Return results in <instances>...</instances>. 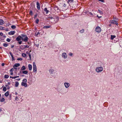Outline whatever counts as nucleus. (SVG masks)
<instances>
[{"instance_id": "obj_1", "label": "nucleus", "mask_w": 122, "mask_h": 122, "mask_svg": "<svg viewBox=\"0 0 122 122\" xmlns=\"http://www.w3.org/2000/svg\"><path fill=\"white\" fill-rule=\"evenodd\" d=\"M28 38L26 35L22 34L21 36L19 35L16 38V40L18 41V43L19 44H21L22 43V40L23 41L26 42L28 41Z\"/></svg>"}, {"instance_id": "obj_2", "label": "nucleus", "mask_w": 122, "mask_h": 122, "mask_svg": "<svg viewBox=\"0 0 122 122\" xmlns=\"http://www.w3.org/2000/svg\"><path fill=\"white\" fill-rule=\"evenodd\" d=\"M52 8L51 7H48V8H45L43 10H42V13L43 14L45 15V13L46 14H47L49 13L50 14L51 13V11Z\"/></svg>"}, {"instance_id": "obj_3", "label": "nucleus", "mask_w": 122, "mask_h": 122, "mask_svg": "<svg viewBox=\"0 0 122 122\" xmlns=\"http://www.w3.org/2000/svg\"><path fill=\"white\" fill-rule=\"evenodd\" d=\"M113 19L114 20H110V23L111 24H115L117 25H118V24L117 23V21H116L115 20H116V18H114L113 17Z\"/></svg>"}, {"instance_id": "obj_4", "label": "nucleus", "mask_w": 122, "mask_h": 122, "mask_svg": "<svg viewBox=\"0 0 122 122\" xmlns=\"http://www.w3.org/2000/svg\"><path fill=\"white\" fill-rule=\"evenodd\" d=\"M103 68L102 67H97L96 69V71L97 72H99L103 70Z\"/></svg>"}, {"instance_id": "obj_5", "label": "nucleus", "mask_w": 122, "mask_h": 122, "mask_svg": "<svg viewBox=\"0 0 122 122\" xmlns=\"http://www.w3.org/2000/svg\"><path fill=\"white\" fill-rule=\"evenodd\" d=\"M101 28L99 26L97 27L95 29L96 31L98 33L100 32L101 31Z\"/></svg>"}, {"instance_id": "obj_6", "label": "nucleus", "mask_w": 122, "mask_h": 122, "mask_svg": "<svg viewBox=\"0 0 122 122\" xmlns=\"http://www.w3.org/2000/svg\"><path fill=\"white\" fill-rule=\"evenodd\" d=\"M53 9L55 11H56L57 12H59L60 11V10L59 9L58 7L56 5L54 6L53 8Z\"/></svg>"}, {"instance_id": "obj_7", "label": "nucleus", "mask_w": 122, "mask_h": 122, "mask_svg": "<svg viewBox=\"0 0 122 122\" xmlns=\"http://www.w3.org/2000/svg\"><path fill=\"white\" fill-rule=\"evenodd\" d=\"M62 57L64 59H66L67 57V56L65 52L63 53L62 54Z\"/></svg>"}, {"instance_id": "obj_8", "label": "nucleus", "mask_w": 122, "mask_h": 122, "mask_svg": "<svg viewBox=\"0 0 122 122\" xmlns=\"http://www.w3.org/2000/svg\"><path fill=\"white\" fill-rule=\"evenodd\" d=\"M54 21L56 22H57L59 20V17L57 16H55L54 18Z\"/></svg>"}, {"instance_id": "obj_9", "label": "nucleus", "mask_w": 122, "mask_h": 122, "mask_svg": "<svg viewBox=\"0 0 122 122\" xmlns=\"http://www.w3.org/2000/svg\"><path fill=\"white\" fill-rule=\"evenodd\" d=\"M64 84L66 88H68L70 86V84L68 83L65 82Z\"/></svg>"}, {"instance_id": "obj_10", "label": "nucleus", "mask_w": 122, "mask_h": 122, "mask_svg": "<svg viewBox=\"0 0 122 122\" xmlns=\"http://www.w3.org/2000/svg\"><path fill=\"white\" fill-rule=\"evenodd\" d=\"M36 7L37 9L39 10H40V3L38 2H36Z\"/></svg>"}, {"instance_id": "obj_11", "label": "nucleus", "mask_w": 122, "mask_h": 122, "mask_svg": "<svg viewBox=\"0 0 122 122\" xmlns=\"http://www.w3.org/2000/svg\"><path fill=\"white\" fill-rule=\"evenodd\" d=\"M40 33L39 32H37L36 31L35 33V36L36 37H38L39 36H40Z\"/></svg>"}, {"instance_id": "obj_12", "label": "nucleus", "mask_w": 122, "mask_h": 122, "mask_svg": "<svg viewBox=\"0 0 122 122\" xmlns=\"http://www.w3.org/2000/svg\"><path fill=\"white\" fill-rule=\"evenodd\" d=\"M21 85L22 86H24L25 87H26L27 86V85L26 83H25L22 82L21 83Z\"/></svg>"}, {"instance_id": "obj_13", "label": "nucleus", "mask_w": 122, "mask_h": 122, "mask_svg": "<svg viewBox=\"0 0 122 122\" xmlns=\"http://www.w3.org/2000/svg\"><path fill=\"white\" fill-rule=\"evenodd\" d=\"M49 70L50 73L51 74H53L54 71V70L52 68H51Z\"/></svg>"}, {"instance_id": "obj_14", "label": "nucleus", "mask_w": 122, "mask_h": 122, "mask_svg": "<svg viewBox=\"0 0 122 122\" xmlns=\"http://www.w3.org/2000/svg\"><path fill=\"white\" fill-rule=\"evenodd\" d=\"M21 46L24 47V48L23 49H24L26 48H28L29 47V46L27 45H21L20 47Z\"/></svg>"}, {"instance_id": "obj_15", "label": "nucleus", "mask_w": 122, "mask_h": 122, "mask_svg": "<svg viewBox=\"0 0 122 122\" xmlns=\"http://www.w3.org/2000/svg\"><path fill=\"white\" fill-rule=\"evenodd\" d=\"M15 32L14 31H11L9 32L8 34L9 35H13L15 33Z\"/></svg>"}, {"instance_id": "obj_16", "label": "nucleus", "mask_w": 122, "mask_h": 122, "mask_svg": "<svg viewBox=\"0 0 122 122\" xmlns=\"http://www.w3.org/2000/svg\"><path fill=\"white\" fill-rule=\"evenodd\" d=\"M20 66V64L19 63H16L13 66L14 68H15V67H17Z\"/></svg>"}, {"instance_id": "obj_17", "label": "nucleus", "mask_w": 122, "mask_h": 122, "mask_svg": "<svg viewBox=\"0 0 122 122\" xmlns=\"http://www.w3.org/2000/svg\"><path fill=\"white\" fill-rule=\"evenodd\" d=\"M74 1L73 0H67V3L70 4V3H72Z\"/></svg>"}, {"instance_id": "obj_18", "label": "nucleus", "mask_w": 122, "mask_h": 122, "mask_svg": "<svg viewBox=\"0 0 122 122\" xmlns=\"http://www.w3.org/2000/svg\"><path fill=\"white\" fill-rule=\"evenodd\" d=\"M4 23V21L0 19V25H2Z\"/></svg>"}, {"instance_id": "obj_19", "label": "nucleus", "mask_w": 122, "mask_h": 122, "mask_svg": "<svg viewBox=\"0 0 122 122\" xmlns=\"http://www.w3.org/2000/svg\"><path fill=\"white\" fill-rule=\"evenodd\" d=\"M29 69V70H31L32 69V66L30 64H29L28 66Z\"/></svg>"}, {"instance_id": "obj_20", "label": "nucleus", "mask_w": 122, "mask_h": 122, "mask_svg": "<svg viewBox=\"0 0 122 122\" xmlns=\"http://www.w3.org/2000/svg\"><path fill=\"white\" fill-rule=\"evenodd\" d=\"M15 83V86L16 87H17L19 86V82L18 81H16Z\"/></svg>"}, {"instance_id": "obj_21", "label": "nucleus", "mask_w": 122, "mask_h": 122, "mask_svg": "<svg viewBox=\"0 0 122 122\" xmlns=\"http://www.w3.org/2000/svg\"><path fill=\"white\" fill-rule=\"evenodd\" d=\"M51 27V26L49 25H47V26H43V28L44 29H47V28H50Z\"/></svg>"}, {"instance_id": "obj_22", "label": "nucleus", "mask_w": 122, "mask_h": 122, "mask_svg": "<svg viewBox=\"0 0 122 122\" xmlns=\"http://www.w3.org/2000/svg\"><path fill=\"white\" fill-rule=\"evenodd\" d=\"M33 71L35 72H36L37 71V68H36V67H33Z\"/></svg>"}, {"instance_id": "obj_23", "label": "nucleus", "mask_w": 122, "mask_h": 122, "mask_svg": "<svg viewBox=\"0 0 122 122\" xmlns=\"http://www.w3.org/2000/svg\"><path fill=\"white\" fill-rule=\"evenodd\" d=\"M28 73V72L26 70L23 71H22V73L25 74H27Z\"/></svg>"}, {"instance_id": "obj_24", "label": "nucleus", "mask_w": 122, "mask_h": 122, "mask_svg": "<svg viewBox=\"0 0 122 122\" xmlns=\"http://www.w3.org/2000/svg\"><path fill=\"white\" fill-rule=\"evenodd\" d=\"M26 69L25 67L24 66H23L21 68L20 70H23Z\"/></svg>"}, {"instance_id": "obj_25", "label": "nucleus", "mask_w": 122, "mask_h": 122, "mask_svg": "<svg viewBox=\"0 0 122 122\" xmlns=\"http://www.w3.org/2000/svg\"><path fill=\"white\" fill-rule=\"evenodd\" d=\"M115 37L116 36L115 35H111V40H113Z\"/></svg>"}, {"instance_id": "obj_26", "label": "nucleus", "mask_w": 122, "mask_h": 122, "mask_svg": "<svg viewBox=\"0 0 122 122\" xmlns=\"http://www.w3.org/2000/svg\"><path fill=\"white\" fill-rule=\"evenodd\" d=\"M9 95V92L7 91L5 94V95L6 97H7Z\"/></svg>"}, {"instance_id": "obj_27", "label": "nucleus", "mask_w": 122, "mask_h": 122, "mask_svg": "<svg viewBox=\"0 0 122 122\" xmlns=\"http://www.w3.org/2000/svg\"><path fill=\"white\" fill-rule=\"evenodd\" d=\"M9 76L7 75H5L4 76V78L7 79L9 77Z\"/></svg>"}, {"instance_id": "obj_28", "label": "nucleus", "mask_w": 122, "mask_h": 122, "mask_svg": "<svg viewBox=\"0 0 122 122\" xmlns=\"http://www.w3.org/2000/svg\"><path fill=\"white\" fill-rule=\"evenodd\" d=\"M11 27L12 29H15L16 28V26L15 25H12L11 26Z\"/></svg>"}, {"instance_id": "obj_29", "label": "nucleus", "mask_w": 122, "mask_h": 122, "mask_svg": "<svg viewBox=\"0 0 122 122\" xmlns=\"http://www.w3.org/2000/svg\"><path fill=\"white\" fill-rule=\"evenodd\" d=\"M84 31V30L83 29H82V30H80V32L81 33H83Z\"/></svg>"}, {"instance_id": "obj_30", "label": "nucleus", "mask_w": 122, "mask_h": 122, "mask_svg": "<svg viewBox=\"0 0 122 122\" xmlns=\"http://www.w3.org/2000/svg\"><path fill=\"white\" fill-rule=\"evenodd\" d=\"M3 46L5 47H6L8 46V44H7L4 43L3 44Z\"/></svg>"}, {"instance_id": "obj_31", "label": "nucleus", "mask_w": 122, "mask_h": 122, "mask_svg": "<svg viewBox=\"0 0 122 122\" xmlns=\"http://www.w3.org/2000/svg\"><path fill=\"white\" fill-rule=\"evenodd\" d=\"M28 55H29V58H30V60H31V54L30 53H29Z\"/></svg>"}, {"instance_id": "obj_32", "label": "nucleus", "mask_w": 122, "mask_h": 122, "mask_svg": "<svg viewBox=\"0 0 122 122\" xmlns=\"http://www.w3.org/2000/svg\"><path fill=\"white\" fill-rule=\"evenodd\" d=\"M39 21V19H37L35 21L36 23V24H38V23Z\"/></svg>"}, {"instance_id": "obj_33", "label": "nucleus", "mask_w": 122, "mask_h": 122, "mask_svg": "<svg viewBox=\"0 0 122 122\" xmlns=\"http://www.w3.org/2000/svg\"><path fill=\"white\" fill-rule=\"evenodd\" d=\"M5 101V99L4 98H3L2 99H0V102H3Z\"/></svg>"}, {"instance_id": "obj_34", "label": "nucleus", "mask_w": 122, "mask_h": 122, "mask_svg": "<svg viewBox=\"0 0 122 122\" xmlns=\"http://www.w3.org/2000/svg\"><path fill=\"white\" fill-rule=\"evenodd\" d=\"M6 90V88L5 86H4L3 88V90L5 92Z\"/></svg>"}, {"instance_id": "obj_35", "label": "nucleus", "mask_w": 122, "mask_h": 122, "mask_svg": "<svg viewBox=\"0 0 122 122\" xmlns=\"http://www.w3.org/2000/svg\"><path fill=\"white\" fill-rule=\"evenodd\" d=\"M0 29L3 30H5V29L4 27L0 26Z\"/></svg>"}, {"instance_id": "obj_36", "label": "nucleus", "mask_w": 122, "mask_h": 122, "mask_svg": "<svg viewBox=\"0 0 122 122\" xmlns=\"http://www.w3.org/2000/svg\"><path fill=\"white\" fill-rule=\"evenodd\" d=\"M22 56L25 57L26 56V54L25 53H22Z\"/></svg>"}, {"instance_id": "obj_37", "label": "nucleus", "mask_w": 122, "mask_h": 122, "mask_svg": "<svg viewBox=\"0 0 122 122\" xmlns=\"http://www.w3.org/2000/svg\"><path fill=\"white\" fill-rule=\"evenodd\" d=\"M29 14L30 15H33L32 11V10H30L29 12Z\"/></svg>"}, {"instance_id": "obj_38", "label": "nucleus", "mask_w": 122, "mask_h": 122, "mask_svg": "<svg viewBox=\"0 0 122 122\" xmlns=\"http://www.w3.org/2000/svg\"><path fill=\"white\" fill-rule=\"evenodd\" d=\"M27 81L26 79H25L23 80L22 81L23 82H24L25 83H26L27 82Z\"/></svg>"}, {"instance_id": "obj_39", "label": "nucleus", "mask_w": 122, "mask_h": 122, "mask_svg": "<svg viewBox=\"0 0 122 122\" xmlns=\"http://www.w3.org/2000/svg\"><path fill=\"white\" fill-rule=\"evenodd\" d=\"M69 56H73V54L72 53H71V52H70V53H69Z\"/></svg>"}, {"instance_id": "obj_40", "label": "nucleus", "mask_w": 122, "mask_h": 122, "mask_svg": "<svg viewBox=\"0 0 122 122\" xmlns=\"http://www.w3.org/2000/svg\"><path fill=\"white\" fill-rule=\"evenodd\" d=\"M35 66L36 67V66L35 62H34L33 63V67H34Z\"/></svg>"}, {"instance_id": "obj_41", "label": "nucleus", "mask_w": 122, "mask_h": 122, "mask_svg": "<svg viewBox=\"0 0 122 122\" xmlns=\"http://www.w3.org/2000/svg\"><path fill=\"white\" fill-rule=\"evenodd\" d=\"M6 41L8 42H10V39L9 38H8L6 39Z\"/></svg>"}, {"instance_id": "obj_42", "label": "nucleus", "mask_w": 122, "mask_h": 122, "mask_svg": "<svg viewBox=\"0 0 122 122\" xmlns=\"http://www.w3.org/2000/svg\"><path fill=\"white\" fill-rule=\"evenodd\" d=\"M38 14L37 13H36V14L34 15V18L35 19L36 18Z\"/></svg>"}, {"instance_id": "obj_43", "label": "nucleus", "mask_w": 122, "mask_h": 122, "mask_svg": "<svg viewBox=\"0 0 122 122\" xmlns=\"http://www.w3.org/2000/svg\"><path fill=\"white\" fill-rule=\"evenodd\" d=\"M22 59H23L21 58H18L17 59V60L18 61L20 60L21 61L22 60Z\"/></svg>"}, {"instance_id": "obj_44", "label": "nucleus", "mask_w": 122, "mask_h": 122, "mask_svg": "<svg viewBox=\"0 0 122 122\" xmlns=\"http://www.w3.org/2000/svg\"><path fill=\"white\" fill-rule=\"evenodd\" d=\"M11 57L12 61H13L14 60H15V59H14L13 56H12Z\"/></svg>"}, {"instance_id": "obj_45", "label": "nucleus", "mask_w": 122, "mask_h": 122, "mask_svg": "<svg viewBox=\"0 0 122 122\" xmlns=\"http://www.w3.org/2000/svg\"><path fill=\"white\" fill-rule=\"evenodd\" d=\"M14 70V69L13 68H12L10 70V71H13Z\"/></svg>"}, {"instance_id": "obj_46", "label": "nucleus", "mask_w": 122, "mask_h": 122, "mask_svg": "<svg viewBox=\"0 0 122 122\" xmlns=\"http://www.w3.org/2000/svg\"><path fill=\"white\" fill-rule=\"evenodd\" d=\"M9 53L10 54L11 56H13V54H12L11 52H10Z\"/></svg>"}, {"instance_id": "obj_47", "label": "nucleus", "mask_w": 122, "mask_h": 122, "mask_svg": "<svg viewBox=\"0 0 122 122\" xmlns=\"http://www.w3.org/2000/svg\"><path fill=\"white\" fill-rule=\"evenodd\" d=\"M99 1H101L102 2H104V0H98Z\"/></svg>"}, {"instance_id": "obj_48", "label": "nucleus", "mask_w": 122, "mask_h": 122, "mask_svg": "<svg viewBox=\"0 0 122 122\" xmlns=\"http://www.w3.org/2000/svg\"><path fill=\"white\" fill-rule=\"evenodd\" d=\"M98 11L99 12V13H102V11H101L100 10H98Z\"/></svg>"}, {"instance_id": "obj_49", "label": "nucleus", "mask_w": 122, "mask_h": 122, "mask_svg": "<svg viewBox=\"0 0 122 122\" xmlns=\"http://www.w3.org/2000/svg\"><path fill=\"white\" fill-rule=\"evenodd\" d=\"M0 39L1 40H4V38H3V37H1L0 38Z\"/></svg>"}, {"instance_id": "obj_50", "label": "nucleus", "mask_w": 122, "mask_h": 122, "mask_svg": "<svg viewBox=\"0 0 122 122\" xmlns=\"http://www.w3.org/2000/svg\"><path fill=\"white\" fill-rule=\"evenodd\" d=\"M63 6L64 7H65L66 6V5L65 4H64L63 5Z\"/></svg>"}, {"instance_id": "obj_51", "label": "nucleus", "mask_w": 122, "mask_h": 122, "mask_svg": "<svg viewBox=\"0 0 122 122\" xmlns=\"http://www.w3.org/2000/svg\"><path fill=\"white\" fill-rule=\"evenodd\" d=\"M31 9L32 10H36V9L34 7H33V8H32Z\"/></svg>"}, {"instance_id": "obj_52", "label": "nucleus", "mask_w": 122, "mask_h": 122, "mask_svg": "<svg viewBox=\"0 0 122 122\" xmlns=\"http://www.w3.org/2000/svg\"><path fill=\"white\" fill-rule=\"evenodd\" d=\"M2 37H3V38H4V39L6 37V36L5 35L3 36Z\"/></svg>"}, {"instance_id": "obj_53", "label": "nucleus", "mask_w": 122, "mask_h": 122, "mask_svg": "<svg viewBox=\"0 0 122 122\" xmlns=\"http://www.w3.org/2000/svg\"><path fill=\"white\" fill-rule=\"evenodd\" d=\"M0 35L1 36H2L3 35V34L2 32H1L0 33Z\"/></svg>"}, {"instance_id": "obj_54", "label": "nucleus", "mask_w": 122, "mask_h": 122, "mask_svg": "<svg viewBox=\"0 0 122 122\" xmlns=\"http://www.w3.org/2000/svg\"><path fill=\"white\" fill-rule=\"evenodd\" d=\"M89 14L90 15H93V14L91 13V12H90L89 13Z\"/></svg>"}, {"instance_id": "obj_55", "label": "nucleus", "mask_w": 122, "mask_h": 122, "mask_svg": "<svg viewBox=\"0 0 122 122\" xmlns=\"http://www.w3.org/2000/svg\"><path fill=\"white\" fill-rule=\"evenodd\" d=\"M5 30L6 31H8L9 30V29L8 28H7L6 29H5Z\"/></svg>"}, {"instance_id": "obj_56", "label": "nucleus", "mask_w": 122, "mask_h": 122, "mask_svg": "<svg viewBox=\"0 0 122 122\" xmlns=\"http://www.w3.org/2000/svg\"><path fill=\"white\" fill-rule=\"evenodd\" d=\"M20 78H19V79H16L15 80H16L18 81H19L20 80Z\"/></svg>"}, {"instance_id": "obj_57", "label": "nucleus", "mask_w": 122, "mask_h": 122, "mask_svg": "<svg viewBox=\"0 0 122 122\" xmlns=\"http://www.w3.org/2000/svg\"><path fill=\"white\" fill-rule=\"evenodd\" d=\"M4 65H5V64L4 63H2L1 64V65L2 66H4Z\"/></svg>"}, {"instance_id": "obj_58", "label": "nucleus", "mask_w": 122, "mask_h": 122, "mask_svg": "<svg viewBox=\"0 0 122 122\" xmlns=\"http://www.w3.org/2000/svg\"><path fill=\"white\" fill-rule=\"evenodd\" d=\"M10 82H8L7 84H8V85H10Z\"/></svg>"}, {"instance_id": "obj_59", "label": "nucleus", "mask_w": 122, "mask_h": 122, "mask_svg": "<svg viewBox=\"0 0 122 122\" xmlns=\"http://www.w3.org/2000/svg\"><path fill=\"white\" fill-rule=\"evenodd\" d=\"M16 78V76H14V77H13L12 79H15Z\"/></svg>"}, {"instance_id": "obj_60", "label": "nucleus", "mask_w": 122, "mask_h": 122, "mask_svg": "<svg viewBox=\"0 0 122 122\" xmlns=\"http://www.w3.org/2000/svg\"><path fill=\"white\" fill-rule=\"evenodd\" d=\"M10 88V87L9 86H8L7 87V89H9Z\"/></svg>"}, {"instance_id": "obj_61", "label": "nucleus", "mask_w": 122, "mask_h": 122, "mask_svg": "<svg viewBox=\"0 0 122 122\" xmlns=\"http://www.w3.org/2000/svg\"><path fill=\"white\" fill-rule=\"evenodd\" d=\"M10 74L11 75H12L13 74V73L12 72H11L10 73Z\"/></svg>"}, {"instance_id": "obj_62", "label": "nucleus", "mask_w": 122, "mask_h": 122, "mask_svg": "<svg viewBox=\"0 0 122 122\" xmlns=\"http://www.w3.org/2000/svg\"><path fill=\"white\" fill-rule=\"evenodd\" d=\"M14 47V45H12L11 46V48H13V47Z\"/></svg>"}, {"instance_id": "obj_63", "label": "nucleus", "mask_w": 122, "mask_h": 122, "mask_svg": "<svg viewBox=\"0 0 122 122\" xmlns=\"http://www.w3.org/2000/svg\"><path fill=\"white\" fill-rule=\"evenodd\" d=\"M17 99H18V98L17 96H16L15 97V99L16 100Z\"/></svg>"}, {"instance_id": "obj_64", "label": "nucleus", "mask_w": 122, "mask_h": 122, "mask_svg": "<svg viewBox=\"0 0 122 122\" xmlns=\"http://www.w3.org/2000/svg\"><path fill=\"white\" fill-rule=\"evenodd\" d=\"M21 71L22 70H20V73H21L22 72H21Z\"/></svg>"}]
</instances>
